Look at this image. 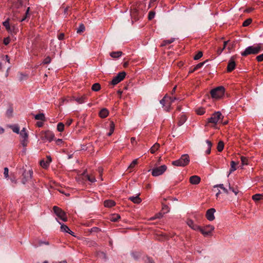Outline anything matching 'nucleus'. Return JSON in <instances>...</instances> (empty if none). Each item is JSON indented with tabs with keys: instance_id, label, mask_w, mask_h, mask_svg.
<instances>
[{
	"instance_id": "6",
	"label": "nucleus",
	"mask_w": 263,
	"mask_h": 263,
	"mask_svg": "<svg viewBox=\"0 0 263 263\" xmlns=\"http://www.w3.org/2000/svg\"><path fill=\"white\" fill-rule=\"evenodd\" d=\"M225 89L223 86H219L215 89L211 90V95L213 98L220 99L224 93Z\"/></svg>"
},
{
	"instance_id": "59",
	"label": "nucleus",
	"mask_w": 263,
	"mask_h": 263,
	"mask_svg": "<svg viewBox=\"0 0 263 263\" xmlns=\"http://www.w3.org/2000/svg\"><path fill=\"white\" fill-rule=\"evenodd\" d=\"M241 160L242 164L243 165L247 164L248 159L246 157L241 156Z\"/></svg>"
},
{
	"instance_id": "36",
	"label": "nucleus",
	"mask_w": 263,
	"mask_h": 263,
	"mask_svg": "<svg viewBox=\"0 0 263 263\" xmlns=\"http://www.w3.org/2000/svg\"><path fill=\"white\" fill-rule=\"evenodd\" d=\"M206 143L208 144V149L205 151V154L207 155H209L211 153V147L212 146V143L210 141L208 140H206Z\"/></svg>"
},
{
	"instance_id": "5",
	"label": "nucleus",
	"mask_w": 263,
	"mask_h": 263,
	"mask_svg": "<svg viewBox=\"0 0 263 263\" xmlns=\"http://www.w3.org/2000/svg\"><path fill=\"white\" fill-rule=\"evenodd\" d=\"M223 116L220 111L215 112L212 116L208 118V123H212L216 125L219 122H222Z\"/></svg>"
},
{
	"instance_id": "48",
	"label": "nucleus",
	"mask_w": 263,
	"mask_h": 263,
	"mask_svg": "<svg viewBox=\"0 0 263 263\" xmlns=\"http://www.w3.org/2000/svg\"><path fill=\"white\" fill-rule=\"evenodd\" d=\"M155 15V12L153 11H151L148 13V18L149 20H152L154 18Z\"/></svg>"
},
{
	"instance_id": "16",
	"label": "nucleus",
	"mask_w": 263,
	"mask_h": 263,
	"mask_svg": "<svg viewBox=\"0 0 263 263\" xmlns=\"http://www.w3.org/2000/svg\"><path fill=\"white\" fill-rule=\"evenodd\" d=\"M200 178L196 175L192 176L190 178V182L193 184H198L200 182Z\"/></svg>"
},
{
	"instance_id": "4",
	"label": "nucleus",
	"mask_w": 263,
	"mask_h": 263,
	"mask_svg": "<svg viewBox=\"0 0 263 263\" xmlns=\"http://www.w3.org/2000/svg\"><path fill=\"white\" fill-rule=\"evenodd\" d=\"M190 162V157L187 154L182 155L181 157L177 160L172 162V164L178 166H185Z\"/></svg>"
},
{
	"instance_id": "22",
	"label": "nucleus",
	"mask_w": 263,
	"mask_h": 263,
	"mask_svg": "<svg viewBox=\"0 0 263 263\" xmlns=\"http://www.w3.org/2000/svg\"><path fill=\"white\" fill-rule=\"evenodd\" d=\"M51 162V157H49V161H45L44 160H42L40 162V165L43 168H46L49 166V164Z\"/></svg>"
},
{
	"instance_id": "39",
	"label": "nucleus",
	"mask_w": 263,
	"mask_h": 263,
	"mask_svg": "<svg viewBox=\"0 0 263 263\" xmlns=\"http://www.w3.org/2000/svg\"><path fill=\"white\" fill-rule=\"evenodd\" d=\"M64 129V125L63 123L60 122L57 125V130L60 132H62Z\"/></svg>"
},
{
	"instance_id": "56",
	"label": "nucleus",
	"mask_w": 263,
	"mask_h": 263,
	"mask_svg": "<svg viewBox=\"0 0 263 263\" xmlns=\"http://www.w3.org/2000/svg\"><path fill=\"white\" fill-rule=\"evenodd\" d=\"M132 255L133 256V257L135 259V260H137L139 258V256H140V255L138 253H136V252H133L132 253Z\"/></svg>"
},
{
	"instance_id": "7",
	"label": "nucleus",
	"mask_w": 263,
	"mask_h": 263,
	"mask_svg": "<svg viewBox=\"0 0 263 263\" xmlns=\"http://www.w3.org/2000/svg\"><path fill=\"white\" fill-rule=\"evenodd\" d=\"M54 134L50 130L42 132L41 133V139L44 141H48L51 142L54 139Z\"/></svg>"
},
{
	"instance_id": "18",
	"label": "nucleus",
	"mask_w": 263,
	"mask_h": 263,
	"mask_svg": "<svg viewBox=\"0 0 263 263\" xmlns=\"http://www.w3.org/2000/svg\"><path fill=\"white\" fill-rule=\"evenodd\" d=\"M104 205L105 207L111 208L115 205V202L111 200H106L104 201Z\"/></svg>"
},
{
	"instance_id": "13",
	"label": "nucleus",
	"mask_w": 263,
	"mask_h": 263,
	"mask_svg": "<svg viewBox=\"0 0 263 263\" xmlns=\"http://www.w3.org/2000/svg\"><path fill=\"white\" fill-rule=\"evenodd\" d=\"M236 64L234 61V57H232L230 59L228 66H227V71L229 72L232 71L235 68Z\"/></svg>"
},
{
	"instance_id": "10",
	"label": "nucleus",
	"mask_w": 263,
	"mask_h": 263,
	"mask_svg": "<svg viewBox=\"0 0 263 263\" xmlns=\"http://www.w3.org/2000/svg\"><path fill=\"white\" fill-rule=\"evenodd\" d=\"M126 76V73L124 71L119 72L116 77H115L111 82V84L115 85L122 81Z\"/></svg>"
},
{
	"instance_id": "50",
	"label": "nucleus",
	"mask_w": 263,
	"mask_h": 263,
	"mask_svg": "<svg viewBox=\"0 0 263 263\" xmlns=\"http://www.w3.org/2000/svg\"><path fill=\"white\" fill-rule=\"evenodd\" d=\"M163 216V214L161 212L157 213L155 215V217L151 218V220H154L156 218H160Z\"/></svg>"
},
{
	"instance_id": "24",
	"label": "nucleus",
	"mask_w": 263,
	"mask_h": 263,
	"mask_svg": "<svg viewBox=\"0 0 263 263\" xmlns=\"http://www.w3.org/2000/svg\"><path fill=\"white\" fill-rule=\"evenodd\" d=\"M23 5V2L21 0H17L13 3L14 8L16 9H19Z\"/></svg>"
},
{
	"instance_id": "34",
	"label": "nucleus",
	"mask_w": 263,
	"mask_h": 263,
	"mask_svg": "<svg viewBox=\"0 0 263 263\" xmlns=\"http://www.w3.org/2000/svg\"><path fill=\"white\" fill-rule=\"evenodd\" d=\"M120 218V216L118 214H114L110 216V220L111 221L116 222Z\"/></svg>"
},
{
	"instance_id": "44",
	"label": "nucleus",
	"mask_w": 263,
	"mask_h": 263,
	"mask_svg": "<svg viewBox=\"0 0 263 263\" xmlns=\"http://www.w3.org/2000/svg\"><path fill=\"white\" fill-rule=\"evenodd\" d=\"M61 230L62 232H68V231H70V229L66 225L62 224L61 226Z\"/></svg>"
},
{
	"instance_id": "42",
	"label": "nucleus",
	"mask_w": 263,
	"mask_h": 263,
	"mask_svg": "<svg viewBox=\"0 0 263 263\" xmlns=\"http://www.w3.org/2000/svg\"><path fill=\"white\" fill-rule=\"evenodd\" d=\"M220 187L221 189H222L223 191V192L225 193H226L227 194L229 193L228 190L226 188H225L224 187L223 184H217L216 185H215L214 187Z\"/></svg>"
},
{
	"instance_id": "43",
	"label": "nucleus",
	"mask_w": 263,
	"mask_h": 263,
	"mask_svg": "<svg viewBox=\"0 0 263 263\" xmlns=\"http://www.w3.org/2000/svg\"><path fill=\"white\" fill-rule=\"evenodd\" d=\"M252 22V20L251 18L247 19L242 24V26L244 27L248 26Z\"/></svg>"
},
{
	"instance_id": "51",
	"label": "nucleus",
	"mask_w": 263,
	"mask_h": 263,
	"mask_svg": "<svg viewBox=\"0 0 263 263\" xmlns=\"http://www.w3.org/2000/svg\"><path fill=\"white\" fill-rule=\"evenodd\" d=\"M13 109L11 108L8 109L6 111V115L8 117H11L12 115Z\"/></svg>"
},
{
	"instance_id": "8",
	"label": "nucleus",
	"mask_w": 263,
	"mask_h": 263,
	"mask_svg": "<svg viewBox=\"0 0 263 263\" xmlns=\"http://www.w3.org/2000/svg\"><path fill=\"white\" fill-rule=\"evenodd\" d=\"M53 210L54 213L56 214V215L58 216L63 221H66L67 220V218L66 213L61 208L57 206H54L53 207Z\"/></svg>"
},
{
	"instance_id": "45",
	"label": "nucleus",
	"mask_w": 263,
	"mask_h": 263,
	"mask_svg": "<svg viewBox=\"0 0 263 263\" xmlns=\"http://www.w3.org/2000/svg\"><path fill=\"white\" fill-rule=\"evenodd\" d=\"M162 211H163V214L167 213L170 211V208L167 205L162 204Z\"/></svg>"
},
{
	"instance_id": "35",
	"label": "nucleus",
	"mask_w": 263,
	"mask_h": 263,
	"mask_svg": "<svg viewBox=\"0 0 263 263\" xmlns=\"http://www.w3.org/2000/svg\"><path fill=\"white\" fill-rule=\"evenodd\" d=\"M91 89L94 91H98L101 89V86L99 83H96L92 85Z\"/></svg>"
},
{
	"instance_id": "32",
	"label": "nucleus",
	"mask_w": 263,
	"mask_h": 263,
	"mask_svg": "<svg viewBox=\"0 0 263 263\" xmlns=\"http://www.w3.org/2000/svg\"><path fill=\"white\" fill-rule=\"evenodd\" d=\"M263 198V195L259 194H256L252 196V199L255 201H258Z\"/></svg>"
},
{
	"instance_id": "41",
	"label": "nucleus",
	"mask_w": 263,
	"mask_h": 263,
	"mask_svg": "<svg viewBox=\"0 0 263 263\" xmlns=\"http://www.w3.org/2000/svg\"><path fill=\"white\" fill-rule=\"evenodd\" d=\"M175 40V38H171L170 40H165L163 41V43L162 44V46H165L167 44H171L172 43L174 42Z\"/></svg>"
},
{
	"instance_id": "63",
	"label": "nucleus",
	"mask_w": 263,
	"mask_h": 263,
	"mask_svg": "<svg viewBox=\"0 0 263 263\" xmlns=\"http://www.w3.org/2000/svg\"><path fill=\"white\" fill-rule=\"evenodd\" d=\"M256 60L258 62H261L263 61V53L258 55L256 57Z\"/></svg>"
},
{
	"instance_id": "21",
	"label": "nucleus",
	"mask_w": 263,
	"mask_h": 263,
	"mask_svg": "<svg viewBox=\"0 0 263 263\" xmlns=\"http://www.w3.org/2000/svg\"><path fill=\"white\" fill-rule=\"evenodd\" d=\"M122 54V52L120 51H112L110 53V55L113 58H118L121 56Z\"/></svg>"
},
{
	"instance_id": "28",
	"label": "nucleus",
	"mask_w": 263,
	"mask_h": 263,
	"mask_svg": "<svg viewBox=\"0 0 263 263\" xmlns=\"http://www.w3.org/2000/svg\"><path fill=\"white\" fill-rule=\"evenodd\" d=\"M22 139L28 138V135L26 132L25 128H23V129L19 133Z\"/></svg>"
},
{
	"instance_id": "14",
	"label": "nucleus",
	"mask_w": 263,
	"mask_h": 263,
	"mask_svg": "<svg viewBox=\"0 0 263 263\" xmlns=\"http://www.w3.org/2000/svg\"><path fill=\"white\" fill-rule=\"evenodd\" d=\"M216 212V210L214 208H211L207 210L206 212V218L212 221L215 219L214 213Z\"/></svg>"
},
{
	"instance_id": "54",
	"label": "nucleus",
	"mask_w": 263,
	"mask_h": 263,
	"mask_svg": "<svg viewBox=\"0 0 263 263\" xmlns=\"http://www.w3.org/2000/svg\"><path fill=\"white\" fill-rule=\"evenodd\" d=\"M229 189L231 190L236 195L238 193V190L232 187L230 183H229Z\"/></svg>"
},
{
	"instance_id": "29",
	"label": "nucleus",
	"mask_w": 263,
	"mask_h": 263,
	"mask_svg": "<svg viewBox=\"0 0 263 263\" xmlns=\"http://www.w3.org/2000/svg\"><path fill=\"white\" fill-rule=\"evenodd\" d=\"M34 118L35 120H41V121H45V117L44 114L41 113L37 114L35 116Z\"/></svg>"
},
{
	"instance_id": "52",
	"label": "nucleus",
	"mask_w": 263,
	"mask_h": 263,
	"mask_svg": "<svg viewBox=\"0 0 263 263\" xmlns=\"http://www.w3.org/2000/svg\"><path fill=\"white\" fill-rule=\"evenodd\" d=\"M21 144L24 147H26L28 144V138L22 139Z\"/></svg>"
},
{
	"instance_id": "17",
	"label": "nucleus",
	"mask_w": 263,
	"mask_h": 263,
	"mask_svg": "<svg viewBox=\"0 0 263 263\" xmlns=\"http://www.w3.org/2000/svg\"><path fill=\"white\" fill-rule=\"evenodd\" d=\"M10 18H8L5 21L3 22V26L6 28V30L8 32H11L12 29L9 24Z\"/></svg>"
},
{
	"instance_id": "46",
	"label": "nucleus",
	"mask_w": 263,
	"mask_h": 263,
	"mask_svg": "<svg viewBox=\"0 0 263 263\" xmlns=\"http://www.w3.org/2000/svg\"><path fill=\"white\" fill-rule=\"evenodd\" d=\"M196 111L198 115H202L205 113V109L203 108H199L197 109Z\"/></svg>"
},
{
	"instance_id": "33",
	"label": "nucleus",
	"mask_w": 263,
	"mask_h": 263,
	"mask_svg": "<svg viewBox=\"0 0 263 263\" xmlns=\"http://www.w3.org/2000/svg\"><path fill=\"white\" fill-rule=\"evenodd\" d=\"M29 10H30V8L28 7L26 11L25 15L20 20L21 22L24 21L26 20L27 18H29V17H30Z\"/></svg>"
},
{
	"instance_id": "30",
	"label": "nucleus",
	"mask_w": 263,
	"mask_h": 263,
	"mask_svg": "<svg viewBox=\"0 0 263 263\" xmlns=\"http://www.w3.org/2000/svg\"><path fill=\"white\" fill-rule=\"evenodd\" d=\"M138 164V159H135L132 162L130 163L129 166H128V170L130 172L134 168V167Z\"/></svg>"
},
{
	"instance_id": "57",
	"label": "nucleus",
	"mask_w": 263,
	"mask_h": 263,
	"mask_svg": "<svg viewBox=\"0 0 263 263\" xmlns=\"http://www.w3.org/2000/svg\"><path fill=\"white\" fill-rule=\"evenodd\" d=\"M9 170L7 167H5L4 168V177L6 178H7L9 176Z\"/></svg>"
},
{
	"instance_id": "26",
	"label": "nucleus",
	"mask_w": 263,
	"mask_h": 263,
	"mask_svg": "<svg viewBox=\"0 0 263 263\" xmlns=\"http://www.w3.org/2000/svg\"><path fill=\"white\" fill-rule=\"evenodd\" d=\"M109 126V132L107 134L108 136H110L114 133L115 129V124L113 121H110Z\"/></svg>"
},
{
	"instance_id": "11",
	"label": "nucleus",
	"mask_w": 263,
	"mask_h": 263,
	"mask_svg": "<svg viewBox=\"0 0 263 263\" xmlns=\"http://www.w3.org/2000/svg\"><path fill=\"white\" fill-rule=\"evenodd\" d=\"M214 229V226L212 225H207L205 226L204 228H200V232L204 235V236H208L211 234V233Z\"/></svg>"
},
{
	"instance_id": "19",
	"label": "nucleus",
	"mask_w": 263,
	"mask_h": 263,
	"mask_svg": "<svg viewBox=\"0 0 263 263\" xmlns=\"http://www.w3.org/2000/svg\"><path fill=\"white\" fill-rule=\"evenodd\" d=\"M128 199L133 202L135 203H140L141 202V198L139 197V196H131L128 198Z\"/></svg>"
},
{
	"instance_id": "64",
	"label": "nucleus",
	"mask_w": 263,
	"mask_h": 263,
	"mask_svg": "<svg viewBox=\"0 0 263 263\" xmlns=\"http://www.w3.org/2000/svg\"><path fill=\"white\" fill-rule=\"evenodd\" d=\"M145 263H155L154 260L149 257H147L146 258V259L145 260Z\"/></svg>"
},
{
	"instance_id": "60",
	"label": "nucleus",
	"mask_w": 263,
	"mask_h": 263,
	"mask_svg": "<svg viewBox=\"0 0 263 263\" xmlns=\"http://www.w3.org/2000/svg\"><path fill=\"white\" fill-rule=\"evenodd\" d=\"M86 177L87 179L91 182H95L96 181V178L94 177H90L89 175H87Z\"/></svg>"
},
{
	"instance_id": "40",
	"label": "nucleus",
	"mask_w": 263,
	"mask_h": 263,
	"mask_svg": "<svg viewBox=\"0 0 263 263\" xmlns=\"http://www.w3.org/2000/svg\"><path fill=\"white\" fill-rule=\"evenodd\" d=\"M85 29V27L84 25L83 24H80L79 28L77 29V33H81L82 32H83Z\"/></svg>"
},
{
	"instance_id": "12",
	"label": "nucleus",
	"mask_w": 263,
	"mask_h": 263,
	"mask_svg": "<svg viewBox=\"0 0 263 263\" xmlns=\"http://www.w3.org/2000/svg\"><path fill=\"white\" fill-rule=\"evenodd\" d=\"M130 16L132 19V22H133L134 21L139 20L141 17V14H140L136 8L134 7L130 10Z\"/></svg>"
},
{
	"instance_id": "58",
	"label": "nucleus",
	"mask_w": 263,
	"mask_h": 263,
	"mask_svg": "<svg viewBox=\"0 0 263 263\" xmlns=\"http://www.w3.org/2000/svg\"><path fill=\"white\" fill-rule=\"evenodd\" d=\"M205 63V61L204 62H202V63H200L199 64H198L197 65H196L194 67H195V69L197 70L200 68H201L203 65L204 64V63Z\"/></svg>"
},
{
	"instance_id": "31",
	"label": "nucleus",
	"mask_w": 263,
	"mask_h": 263,
	"mask_svg": "<svg viewBox=\"0 0 263 263\" xmlns=\"http://www.w3.org/2000/svg\"><path fill=\"white\" fill-rule=\"evenodd\" d=\"M186 120V117L185 115H182L179 119V120L178 122V125L181 126L182 125Z\"/></svg>"
},
{
	"instance_id": "61",
	"label": "nucleus",
	"mask_w": 263,
	"mask_h": 263,
	"mask_svg": "<svg viewBox=\"0 0 263 263\" xmlns=\"http://www.w3.org/2000/svg\"><path fill=\"white\" fill-rule=\"evenodd\" d=\"M10 39L9 37L4 38L3 43L5 45H7L10 43Z\"/></svg>"
},
{
	"instance_id": "1",
	"label": "nucleus",
	"mask_w": 263,
	"mask_h": 263,
	"mask_svg": "<svg viewBox=\"0 0 263 263\" xmlns=\"http://www.w3.org/2000/svg\"><path fill=\"white\" fill-rule=\"evenodd\" d=\"M262 44H258L253 46H250L246 48L245 51L241 53L242 56L246 57L249 54H256L263 50Z\"/></svg>"
},
{
	"instance_id": "38",
	"label": "nucleus",
	"mask_w": 263,
	"mask_h": 263,
	"mask_svg": "<svg viewBox=\"0 0 263 263\" xmlns=\"http://www.w3.org/2000/svg\"><path fill=\"white\" fill-rule=\"evenodd\" d=\"M224 147V143L222 141H220L218 142L217 145V150L218 152H221Z\"/></svg>"
},
{
	"instance_id": "25",
	"label": "nucleus",
	"mask_w": 263,
	"mask_h": 263,
	"mask_svg": "<svg viewBox=\"0 0 263 263\" xmlns=\"http://www.w3.org/2000/svg\"><path fill=\"white\" fill-rule=\"evenodd\" d=\"M9 127L13 130L14 133L16 134H19L20 133V127L18 125H10Z\"/></svg>"
},
{
	"instance_id": "47",
	"label": "nucleus",
	"mask_w": 263,
	"mask_h": 263,
	"mask_svg": "<svg viewBox=\"0 0 263 263\" xmlns=\"http://www.w3.org/2000/svg\"><path fill=\"white\" fill-rule=\"evenodd\" d=\"M86 245H88L89 247H94L97 246V243L95 241L92 240H86Z\"/></svg>"
},
{
	"instance_id": "62",
	"label": "nucleus",
	"mask_w": 263,
	"mask_h": 263,
	"mask_svg": "<svg viewBox=\"0 0 263 263\" xmlns=\"http://www.w3.org/2000/svg\"><path fill=\"white\" fill-rule=\"evenodd\" d=\"M100 231L101 230L97 227H93L90 229V232H98Z\"/></svg>"
},
{
	"instance_id": "15",
	"label": "nucleus",
	"mask_w": 263,
	"mask_h": 263,
	"mask_svg": "<svg viewBox=\"0 0 263 263\" xmlns=\"http://www.w3.org/2000/svg\"><path fill=\"white\" fill-rule=\"evenodd\" d=\"M187 224L193 230L195 231H200L201 227L195 224L192 220H188Z\"/></svg>"
},
{
	"instance_id": "2",
	"label": "nucleus",
	"mask_w": 263,
	"mask_h": 263,
	"mask_svg": "<svg viewBox=\"0 0 263 263\" xmlns=\"http://www.w3.org/2000/svg\"><path fill=\"white\" fill-rule=\"evenodd\" d=\"M19 173L22 174L20 177L21 180V182L23 184H25L31 179L33 171L32 170L27 171L23 168L20 169Z\"/></svg>"
},
{
	"instance_id": "23",
	"label": "nucleus",
	"mask_w": 263,
	"mask_h": 263,
	"mask_svg": "<svg viewBox=\"0 0 263 263\" xmlns=\"http://www.w3.org/2000/svg\"><path fill=\"white\" fill-rule=\"evenodd\" d=\"M86 98H87V97L85 95H84V96L76 98L75 100L78 103H79L80 104H82V103L85 102Z\"/></svg>"
},
{
	"instance_id": "20",
	"label": "nucleus",
	"mask_w": 263,
	"mask_h": 263,
	"mask_svg": "<svg viewBox=\"0 0 263 263\" xmlns=\"http://www.w3.org/2000/svg\"><path fill=\"white\" fill-rule=\"evenodd\" d=\"M108 110L106 108H103L99 112L100 117L102 118H106L108 115Z\"/></svg>"
},
{
	"instance_id": "9",
	"label": "nucleus",
	"mask_w": 263,
	"mask_h": 263,
	"mask_svg": "<svg viewBox=\"0 0 263 263\" xmlns=\"http://www.w3.org/2000/svg\"><path fill=\"white\" fill-rule=\"evenodd\" d=\"M167 169L165 165H162L160 166L154 167L152 170V175L153 176H158L162 175Z\"/></svg>"
},
{
	"instance_id": "27",
	"label": "nucleus",
	"mask_w": 263,
	"mask_h": 263,
	"mask_svg": "<svg viewBox=\"0 0 263 263\" xmlns=\"http://www.w3.org/2000/svg\"><path fill=\"white\" fill-rule=\"evenodd\" d=\"M160 147V144L158 143H156L151 148L150 152L152 154H154L156 151Z\"/></svg>"
},
{
	"instance_id": "37",
	"label": "nucleus",
	"mask_w": 263,
	"mask_h": 263,
	"mask_svg": "<svg viewBox=\"0 0 263 263\" xmlns=\"http://www.w3.org/2000/svg\"><path fill=\"white\" fill-rule=\"evenodd\" d=\"M237 165V163L235 162L234 161H232L231 162V168L230 170V173L229 174L232 173L234 171L236 170V165Z\"/></svg>"
},
{
	"instance_id": "49",
	"label": "nucleus",
	"mask_w": 263,
	"mask_h": 263,
	"mask_svg": "<svg viewBox=\"0 0 263 263\" xmlns=\"http://www.w3.org/2000/svg\"><path fill=\"white\" fill-rule=\"evenodd\" d=\"M203 53L201 51H199L194 57L195 60H199L202 57Z\"/></svg>"
},
{
	"instance_id": "53",
	"label": "nucleus",
	"mask_w": 263,
	"mask_h": 263,
	"mask_svg": "<svg viewBox=\"0 0 263 263\" xmlns=\"http://www.w3.org/2000/svg\"><path fill=\"white\" fill-rule=\"evenodd\" d=\"M43 244H45V245H48L49 244V242L48 241H40L39 242V245H34V247L35 248H37L39 246H42V245Z\"/></svg>"
},
{
	"instance_id": "3",
	"label": "nucleus",
	"mask_w": 263,
	"mask_h": 263,
	"mask_svg": "<svg viewBox=\"0 0 263 263\" xmlns=\"http://www.w3.org/2000/svg\"><path fill=\"white\" fill-rule=\"evenodd\" d=\"M179 100V98L176 97H171L167 95H165L164 98L160 100V103L163 105L165 106V104H168L165 108V110L167 111H169L171 108V104L173 103L175 100Z\"/></svg>"
},
{
	"instance_id": "55",
	"label": "nucleus",
	"mask_w": 263,
	"mask_h": 263,
	"mask_svg": "<svg viewBox=\"0 0 263 263\" xmlns=\"http://www.w3.org/2000/svg\"><path fill=\"white\" fill-rule=\"evenodd\" d=\"M51 58L49 57H47L43 61V63L44 64H48L51 62Z\"/></svg>"
}]
</instances>
